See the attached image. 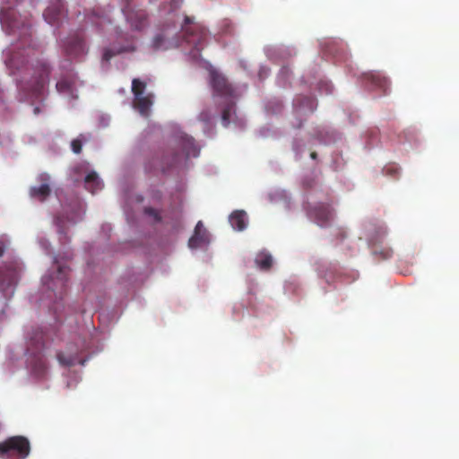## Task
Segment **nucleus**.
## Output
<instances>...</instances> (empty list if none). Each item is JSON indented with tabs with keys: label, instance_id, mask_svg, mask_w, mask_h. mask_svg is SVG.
<instances>
[{
	"label": "nucleus",
	"instance_id": "c85d7f7f",
	"mask_svg": "<svg viewBox=\"0 0 459 459\" xmlns=\"http://www.w3.org/2000/svg\"><path fill=\"white\" fill-rule=\"evenodd\" d=\"M199 119L204 123H209L211 121V115L208 111L204 110L199 114Z\"/></svg>",
	"mask_w": 459,
	"mask_h": 459
},
{
	"label": "nucleus",
	"instance_id": "c756f323",
	"mask_svg": "<svg viewBox=\"0 0 459 459\" xmlns=\"http://www.w3.org/2000/svg\"><path fill=\"white\" fill-rule=\"evenodd\" d=\"M180 160V157L178 153H174L173 156H172V159L170 161L167 162V167H172L174 165H176Z\"/></svg>",
	"mask_w": 459,
	"mask_h": 459
},
{
	"label": "nucleus",
	"instance_id": "393cba45",
	"mask_svg": "<svg viewBox=\"0 0 459 459\" xmlns=\"http://www.w3.org/2000/svg\"><path fill=\"white\" fill-rule=\"evenodd\" d=\"M87 141V138L82 135V134H80L79 137L74 139L72 142H71V148H72V151L75 153V154H79L81 153L82 152V143L83 142H86Z\"/></svg>",
	"mask_w": 459,
	"mask_h": 459
},
{
	"label": "nucleus",
	"instance_id": "c9c22d12",
	"mask_svg": "<svg viewBox=\"0 0 459 459\" xmlns=\"http://www.w3.org/2000/svg\"><path fill=\"white\" fill-rule=\"evenodd\" d=\"M310 157H311L312 159L316 160V157H317L316 152H311Z\"/></svg>",
	"mask_w": 459,
	"mask_h": 459
},
{
	"label": "nucleus",
	"instance_id": "473e14b6",
	"mask_svg": "<svg viewBox=\"0 0 459 459\" xmlns=\"http://www.w3.org/2000/svg\"><path fill=\"white\" fill-rule=\"evenodd\" d=\"M33 112L35 115H39L40 113V108L39 107H35L34 109H33Z\"/></svg>",
	"mask_w": 459,
	"mask_h": 459
},
{
	"label": "nucleus",
	"instance_id": "cd10ccee",
	"mask_svg": "<svg viewBox=\"0 0 459 459\" xmlns=\"http://www.w3.org/2000/svg\"><path fill=\"white\" fill-rule=\"evenodd\" d=\"M144 212H145V214L152 217L154 219V221H157V222L161 221V217L160 215V212L156 209H154V208L146 207L144 209Z\"/></svg>",
	"mask_w": 459,
	"mask_h": 459
},
{
	"label": "nucleus",
	"instance_id": "4468645a",
	"mask_svg": "<svg viewBox=\"0 0 459 459\" xmlns=\"http://www.w3.org/2000/svg\"><path fill=\"white\" fill-rule=\"evenodd\" d=\"M312 214L317 224L326 225L333 217V212L329 205L319 204L313 208Z\"/></svg>",
	"mask_w": 459,
	"mask_h": 459
},
{
	"label": "nucleus",
	"instance_id": "39448f33",
	"mask_svg": "<svg viewBox=\"0 0 459 459\" xmlns=\"http://www.w3.org/2000/svg\"><path fill=\"white\" fill-rule=\"evenodd\" d=\"M69 269L64 265H57L55 277H50L49 281L44 279V283L48 290L53 292L56 299H62L66 291L67 273Z\"/></svg>",
	"mask_w": 459,
	"mask_h": 459
},
{
	"label": "nucleus",
	"instance_id": "412c9836",
	"mask_svg": "<svg viewBox=\"0 0 459 459\" xmlns=\"http://www.w3.org/2000/svg\"><path fill=\"white\" fill-rule=\"evenodd\" d=\"M255 264L263 271H268L273 265V257L267 252H260L255 259Z\"/></svg>",
	"mask_w": 459,
	"mask_h": 459
},
{
	"label": "nucleus",
	"instance_id": "9b49d317",
	"mask_svg": "<svg viewBox=\"0 0 459 459\" xmlns=\"http://www.w3.org/2000/svg\"><path fill=\"white\" fill-rule=\"evenodd\" d=\"M364 82L367 87L371 89H379L384 93H386L389 82L387 78L383 76L379 72H369L363 75Z\"/></svg>",
	"mask_w": 459,
	"mask_h": 459
},
{
	"label": "nucleus",
	"instance_id": "a878e982",
	"mask_svg": "<svg viewBox=\"0 0 459 459\" xmlns=\"http://www.w3.org/2000/svg\"><path fill=\"white\" fill-rule=\"evenodd\" d=\"M135 48L132 47L129 49L126 48H121L118 51L115 52L111 50L110 48H105L102 55V59L106 62H108L113 56H115L117 54L124 52V51H134Z\"/></svg>",
	"mask_w": 459,
	"mask_h": 459
},
{
	"label": "nucleus",
	"instance_id": "9d476101",
	"mask_svg": "<svg viewBox=\"0 0 459 459\" xmlns=\"http://www.w3.org/2000/svg\"><path fill=\"white\" fill-rule=\"evenodd\" d=\"M316 106V100L311 96H300L294 100V111L297 117L313 113Z\"/></svg>",
	"mask_w": 459,
	"mask_h": 459
},
{
	"label": "nucleus",
	"instance_id": "5701e85b",
	"mask_svg": "<svg viewBox=\"0 0 459 459\" xmlns=\"http://www.w3.org/2000/svg\"><path fill=\"white\" fill-rule=\"evenodd\" d=\"M183 152L186 154V156L188 158L191 154L194 156L196 155V151L194 144V140L191 137H186L183 140L182 143Z\"/></svg>",
	"mask_w": 459,
	"mask_h": 459
},
{
	"label": "nucleus",
	"instance_id": "a211bd4d",
	"mask_svg": "<svg viewBox=\"0 0 459 459\" xmlns=\"http://www.w3.org/2000/svg\"><path fill=\"white\" fill-rule=\"evenodd\" d=\"M131 28L134 30H142L147 26V17L143 12H137L126 15Z\"/></svg>",
	"mask_w": 459,
	"mask_h": 459
},
{
	"label": "nucleus",
	"instance_id": "6ab92c4d",
	"mask_svg": "<svg viewBox=\"0 0 459 459\" xmlns=\"http://www.w3.org/2000/svg\"><path fill=\"white\" fill-rule=\"evenodd\" d=\"M230 223L234 230H244L247 227V213L244 211H235L229 218Z\"/></svg>",
	"mask_w": 459,
	"mask_h": 459
},
{
	"label": "nucleus",
	"instance_id": "7ed1b4c3",
	"mask_svg": "<svg viewBox=\"0 0 459 459\" xmlns=\"http://www.w3.org/2000/svg\"><path fill=\"white\" fill-rule=\"evenodd\" d=\"M27 351L34 356L31 361L33 373L39 377H44L48 370L46 359L39 354L45 346V333L41 328H31L27 333Z\"/></svg>",
	"mask_w": 459,
	"mask_h": 459
},
{
	"label": "nucleus",
	"instance_id": "0eeeda50",
	"mask_svg": "<svg viewBox=\"0 0 459 459\" xmlns=\"http://www.w3.org/2000/svg\"><path fill=\"white\" fill-rule=\"evenodd\" d=\"M210 76L214 94L226 98L232 97L234 90L222 74L212 71Z\"/></svg>",
	"mask_w": 459,
	"mask_h": 459
},
{
	"label": "nucleus",
	"instance_id": "7c9ffc66",
	"mask_svg": "<svg viewBox=\"0 0 459 459\" xmlns=\"http://www.w3.org/2000/svg\"><path fill=\"white\" fill-rule=\"evenodd\" d=\"M183 2V0H171V5L174 7V8H178L180 6L181 3Z\"/></svg>",
	"mask_w": 459,
	"mask_h": 459
},
{
	"label": "nucleus",
	"instance_id": "6e6552de",
	"mask_svg": "<svg viewBox=\"0 0 459 459\" xmlns=\"http://www.w3.org/2000/svg\"><path fill=\"white\" fill-rule=\"evenodd\" d=\"M19 280V269L11 265L7 268L4 274L0 277V290L4 293V297H7L9 293L13 292V289L16 286Z\"/></svg>",
	"mask_w": 459,
	"mask_h": 459
},
{
	"label": "nucleus",
	"instance_id": "1a4fd4ad",
	"mask_svg": "<svg viewBox=\"0 0 459 459\" xmlns=\"http://www.w3.org/2000/svg\"><path fill=\"white\" fill-rule=\"evenodd\" d=\"M64 48L68 56H79L86 51L85 42L79 33L70 35L64 43Z\"/></svg>",
	"mask_w": 459,
	"mask_h": 459
},
{
	"label": "nucleus",
	"instance_id": "bb28decb",
	"mask_svg": "<svg viewBox=\"0 0 459 459\" xmlns=\"http://www.w3.org/2000/svg\"><path fill=\"white\" fill-rule=\"evenodd\" d=\"M56 88L58 92H67L71 90V83L68 81H60L56 82Z\"/></svg>",
	"mask_w": 459,
	"mask_h": 459
},
{
	"label": "nucleus",
	"instance_id": "f8f14e48",
	"mask_svg": "<svg viewBox=\"0 0 459 459\" xmlns=\"http://www.w3.org/2000/svg\"><path fill=\"white\" fill-rule=\"evenodd\" d=\"M64 4L60 0H58L56 3L48 6L43 13V17L48 24L56 25L64 16Z\"/></svg>",
	"mask_w": 459,
	"mask_h": 459
},
{
	"label": "nucleus",
	"instance_id": "f257e3e1",
	"mask_svg": "<svg viewBox=\"0 0 459 459\" xmlns=\"http://www.w3.org/2000/svg\"><path fill=\"white\" fill-rule=\"evenodd\" d=\"M0 22L9 34L20 32L19 42L14 45L7 53L5 65L12 74L22 72L32 71L30 81L21 86L24 91H29L32 97L39 98L48 82L49 67L44 62H37V65L30 66L29 57L34 54L32 45L30 24L27 22L18 21L13 10L0 11Z\"/></svg>",
	"mask_w": 459,
	"mask_h": 459
},
{
	"label": "nucleus",
	"instance_id": "dca6fc26",
	"mask_svg": "<svg viewBox=\"0 0 459 459\" xmlns=\"http://www.w3.org/2000/svg\"><path fill=\"white\" fill-rule=\"evenodd\" d=\"M152 105V94H148L146 96L140 95V96L134 97V107L143 116H148Z\"/></svg>",
	"mask_w": 459,
	"mask_h": 459
},
{
	"label": "nucleus",
	"instance_id": "aec40b11",
	"mask_svg": "<svg viewBox=\"0 0 459 459\" xmlns=\"http://www.w3.org/2000/svg\"><path fill=\"white\" fill-rule=\"evenodd\" d=\"M85 188L91 194L102 189L103 183L95 171L90 172L84 179Z\"/></svg>",
	"mask_w": 459,
	"mask_h": 459
},
{
	"label": "nucleus",
	"instance_id": "423d86ee",
	"mask_svg": "<svg viewBox=\"0 0 459 459\" xmlns=\"http://www.w3.org/2000/svg\"><path fill=\"white\" fill-rule=\"evenodd\" d=\"M37 181L39 183V186H31L29 189V195L31 198L39 202H45L51 195V178L50 175L43 172L37 177Z\"/></svg>",
	"mask_w": 459,
	"mask_h": 459
},
{
	"label": "nucleus",
	"instance_id": "f03ea898",
	"mask_svg": "<svg viewBox=\"0 0 459 459\" xmlns=\"http://www.w3.org/2000/svg\"><path fill=\"white\" fill-rule=\"evenodd\" d=\"M206 38L205 29L195 23L194 17L186 15L181 26L180 36H176L170 28H164L153 37L151 48L154 51L168 50L186 42L193 48L194 51L200 52Z\"/></svg>",
	"mask_w": 459,
	"mask_h": 459
},
{
	"label": "nucleus",
	"instance_id": "20e7f679",
	"mask_svg": "<svg viewBox=\"0 0 459 459\" xmlns=\"http://www.w3.org/2000/svg\"><path fill=\"white\" fill-rule=\"evenodd\" d=\"M30 453V443L23 436H13L0 442V457L25 459Z\"/></svg>",
	"mask_w": 459,
	"mask_h": 459
},
{
	"label": "nucleus",
	"instance_id": "b1692460",
	"mask_svg": "<svg viewBox=\"0 0 459 459\" xmlns=\"http://www.w3.org/2000/svg\"><path fill=\"white\" fill-rule=\"evenodd\" d=\"M146 83L140 79L134 78L132 81V92L134 97L143 95Z\"/></svg>",
	"mask_w": 459,
	"mask_h": 459
},
{
	"label": "nucleus",
	"instance_id": "f3484780",
	"mask_svg": "<svg viewBox=\"0 0 459 459\" xmlns=\"http://www.w3.org/2000/svg\"><path fill=\"white\" fill-rule=\"evenodd\" d=\"M78 351L69 348L67 353L64 351H58L56 353V359L59 364L64 367H72L78 362Z\"/></svg>",
	"mask_w": 459,
	"mask_h": 459
},
{
	"label": "nucleus",
	"instance_id": "4be33fe9",
	"mask_svg": "<svg viewBox=\"0 0 459 459\" xmlns=\"http://www.w3.org/2000/svg\"><path fill=\"white\" fill-rule=\"evenodd\" d=\"M235 113V103L232 100L227 99L221 111V121L224 126H227L231 116Z\"/></svg>",
	"mask_w": 459,
	"mask_h": 459
},
{
	"label": "nucleus",
	"instance_id": "ddd939ff",
	"mask_svg": "<svg viewBox=\"0 0 459 459\" xmlns=\"http://www.w3.org/2000/svg\"><path fill=\"white\" fill-rule=\"evenodd\" d=\"M206 243H208V234L200 221L195 225L194 235L188 240V246L190 248H197Z\"/></svg>",
	"mask_w": 459,
	"mask_h": 459
},
{
	"label": "nucleus",
	"instance_id": "f704fd0d",
	"mask_svg": "<svg viewBox=\"0 0 459 459\" xmlns=\"http://www.w3.org/2000/svg\"><path fill=\"white\" fill-rule=\"evenodd\" d=\"M56 222H57V224H60L59 218H56ZM58 227H59V230H58V231H59L60 233H64V230H63V229H62V227H61L60 225H58Z\"/></svg>",
	"mask_w": 459,
	"mask_h": 459
},
{
	"label": "nucleus",
	"instance_id": "2eb2a0df",
	"mask_svg": "<svg viewBox=\"0 0 459 459\" xmlns=\"http://www.w3.org/2000/svg\"><path fill=\"white\" fill-rule=\"evenodd\" d=\"M386 234V230L384 228H379L377 236L371 237L369 239L370 245H372L373 252L375 254H379L381 255V258L383 259H388L392 256L393 250L391 248H384L381 251H378L377 247L376 244L381 240L383 237H385Z\"/></svg>",
	"mask_w": 459,
	"mask_h": 459
},
{
	"label": "nucleus",
	"instance_id": "72a5a7b5",
	"mask_svg": "<svg viewBox=\"0 0 459 459\" xmlns=\"http://www.w3.org/2000/svg\"><path fill=\"white\" fill-rule=\"evenodd\" d=\"M4 247L3 244H0V257L4 255Z\"/></svg>",
	"mask_w": 459,
	"mask_h": 459
},
{
	"label": "nucleus",
	"instance_id": "2f4dec72",
	"mask_svg": "<svg viewBox=\"0 0 459 459\" xmlns=\"http://www.w3.org/2000/svg\"><path fill=\"white\" fill-rule=\"evenodd\" d=\"M288 74V68L286 67H283L281 70V73H280V75H286Z\"/></svg>",
	"mask_w": 459,
	"mask_h": 459
}]
</instances>
